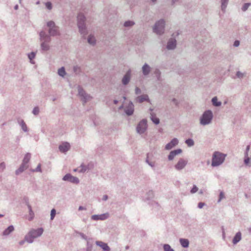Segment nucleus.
Here are the masks:
<instances>
[{"label":"nucleus","instance_id":"57","mask_svg":"<svg viewBox=\"0 0 251 251\" xmlns=\"http://www.w3.org/2000/svg\"><path fill=\"white\" fill-rule=\"evenodd\" d=\"M250 146L249 145L247 146L246 147V151L245 152V156H248V152L250 150Z\"/></svg>","mask_w":251,"mask_h":251},{"label":"nucleus","instance_id":"23","mask_svg":"<svg viewBox=\"0 0 251 251\" xmlns=\"http://www.w3.org/2000/svg\"><path fill=\"white\" fill-rule=\"evenodd\" d=\"M14 230V226L12 225L10 226L3 231L2 235L7 236L9 235L11 232H12Z\"/></svg>","mask_w":251,"mask_h":251},{"label":"nucleus","instance_id":"13","mask_svg":"<svg viewBox=\"0 0 251 251\" xmlns=\"http://www.w3.org/2000/svg\"><path fill=\"white\" fill-rule=\"evenodd\" d=\"M134 111V104L132 101H129L127 106L125 109V112L127 116H131L133 114Z\"/></svg>","mask_w":251,"mask_h":251},{"label":"nucleus","instance_id":"8","mask_svg":"<svg viewBox=\"0 0 251 251\" xmlns=\"http://www.w3.org/2000/svg\"><path fill=\"white\" fill-rule=\"evenodd\" d=\"M148 125L146 119L142 120L136 126V131L140 134H143L147 129Z\"/></svg>","mask_w":251,"mask_h":251},{"label":"nucleus","instance_id":"11","mask_svg":"<svg viewBox=\"0 0 251 251\" xmlns=\"http://www.w3.org/2000/svg\"><path fill=\"white\" fill-rule=\"evenodd\" d=\"M187 164V161L183 158L179 159L177 163L175 165V168L176 170L180 171L185 168Z\"/></svg>","mask_w":251,"mask_h":251},{"label":"nucleus","instance_id":"3","mask_svg":"<svg viewBox=\"0 0 251 251\" xmlns=\"http://www.w3.org/2000/svg\"><path fill=\"white\" fill-rule=\"evenodd\" d=\"M226 154L219 151H215L212 155L211 166L217 167L221 165L225 160Z\"/></svg>","mask_w":251,"mask_h":251},{"label":"nucleus","instance_id":"49","mask_svg":"<svg viewBox=\"0 0 251 251\" xmlns=\"http://www.w3.org/2000/svg\"><path fill=\"white\" fill-rule=\"evenodd\" d=\"M175 157V155L173 153L172 151H171L168 155V158L169 160L171 161L174 159Z\"/></svg>","mask_w":251,"mask_h":251},{"label":"nucleus","instance_id":"9","mask_svg":"<svg viewBox=\"0 0 251 251\" xmlns=\"http://www.w3.org/2000/svg\"><path fill=\"white\" fill-rule=\"evenodd\" d=\"M62 179L75 184H77L79 182V180L77 177L74 176L70 174H67L65 175Z\"/></svg>","mask_w":251,"mask_h":251},{"label":"nucleus","instance_id":"63","mask_svg":"<svg viewBox=\"0 0 251 251\" xmlns=\"http://www.w3.org/2000/svg\"><path fill=\"white\" fill-rule=\"evenodd\" d=\"M26 204L28 207V210L29 211H30V210H32V208H31V206L29 204V202L28 201H27L26 202Z\"/></svg>","mask_w":251,"mask_h":251},{"label":"nucleus","instance_id":"32","mask_svg":"<svg viewBox=\"0 0 251 251\" xmlns=\"http://www.w3.org/2000/svg\"><path fill=\"white\" fill-rule=\"evenodd\" d=\"M87 41L89 44L94 45L96 43V40L94 36L90 35L88 37Z\"/></svg>","mask_w":251,"mask_h":251},{"label":"nucleus","instance_id":"1","mask_svg":"<svg viewBox=\"0 0 251 251\" xmlns=\"http://www.w3.org/2000/svg\"><path fill=\"white\" fill-rule=\"evenodd\" d=\"M44 231L42 227H40L37 229H31L25 235V240L26 242L31 244L34 242V240L41 236Z\"/></svg>","mask_w":251,"mask_h":251},{"label":"nucleus","instance_id":"40","mask_svg":"<svg viewBox=\"0 0 251 251\" xmlns=\"http://www.w3.org/2000/svg\"><path fill=\"white\" fill-rule=\"evenodd\" d=\"M36 53L34 52H31L30 53L28 54V57L29 59L30 60V61L31 63H33V62H32V59H33L35 57Z\"/></svg>","mask_w":251,"mask_h":251},{"label":"nucleus","instance_id":"25","mask_svg":"<svg viewBox=\"0 0 251 251\" xmlns=\"http://www.w3.org/2000/svg\"><path fill=\"white\" fill-rule=\"evenodd\" d=\"M241 239V233L240 232H237L232 240V243L233 244H236Z\"/></svg>","mask_w":251,"mask_h":251},{"label":"nucleus","instance_id":"34","mask_svg":"<svg viewBox=\"0 0 251 251\" xmlns=\"http://www.w3.org/2000/svg\"><path fill=\"white\" fill-rule=\"evenodd\" d=\"M151 120L152 121V122L155 124V125H158L159 124L160 120L159 118H157L155 116L153 115L152 114H151Z\"/></svg>","mask_w":251,"mask_h":251},{"label":"nucleus","instance_id":"21","mask_svg":"<svg viewBox=\"0 0 251 251\" xmlns=\"http://www.w3.org/2000/svg\"><path fill=\"white\" fill-rule=\"evenodd\" d=\"M86 251H92L93 247V242L92 238H89L86 240Z\"/></svg>","mask_w":251,"mask_h":251},{"label":"nucleus","instance_id":"20","mask_svg":"<svg viewBox=\"0 0 251 251\" xmlns=\"http://www.w3.org/2000/svg\"><path fill=\"white\" fill-rule=\"evenodd\" d=\"M70 148V144L67 142L64 143L59 146V149L60 151L63 153H65L68 151H69Z\"/></svg>","mask_w":251,"mask_h":251},{"label":"nucleus","instance_id":"47","mask_svg":"<svg viewBox=\"0 0 251 251\" xmlns=\"http://www.w3.org/2000/svg\"><path fill=\"white\" fill-rule=\"evenodd\" d=\"M198 191V188L197 187L196 185H194L193 188L190 191L191 193L194 194L196 193Z\"/></svg>","mask_w":251,"mask_h":251},{"label":"nucleus","instance_id":"18","mask_svg":"<svg viewBox=\"0 0 251 251\" xmlns=\"http://www.w3.org/2000/svg\"><path fill=\"white\" fill-rule=\"evenodd\" d=\"M135 100L137 102L142 103L144 101L148 102L150 101V100L148 96L146 94H144L137 97L135 98Z\"/></svg>","mask_w":251,"mask_h":251},{"label":"nucleus","instance_id":"29","mask_svg":"<svg viewBox=\"0 0 251 251\" xmlns=\"http://www.w3.org/2000/svg\"><path fill=\"white\" fill-rule=\"evenodd\" d=\"M49 42H42L41 44V48L42 50L44 51H47L50 49V46L48 44Z\"/></svg>","mask_w":251,"mask_h":251},{"label":"nucleus","instance_id":"44","mask_svg":"<svg viewBox=\"0 0 251 251\" xmlns=\"http://www.w3.org/2000/svg\"><path fill=\"white\" fill-rule=\"evenodd\" d=\"M171 151L173 152V153L176 156V155H178V154L181 153L182 152V151L181 149H177V150H175L172 151Z\"/></svg>","mask_w":251,"mask_h":251},{"label":"nucleus","instance_id":"59","mask_svg":"<svg viewBox=\"0 0 251 251\" xmlns=\"http://www.w3.org/2000/svg\"><path fill=\"white\" fill-rule=\"evenodd\" d=\"M240 45V41L239 40H235L233 43V46L237 47Z\"/></svg>","mask_w":251,"mask_h":251},{"label":"nucleus","instance_id":"61","mask_svg":"<svg viewBox=\"0 0 251 251\" xmlns=\"http://www.w3.org/2000/svg\"><path fill=\"white\" fill-rule=\"evenodd\" d=\"M25 242H26V240H25V238H24V239L23 240L20 241L19 242V245L22 246V245H23Z\"/></svg>","mask_w":251,"mask_h":251},{"label":"nucleus","instance_id":"60","mask_svg":"<svg viewBox=\"0 0 251 251\" xmlns=\"http://www.w3.org/2000/svg\"><path fill=\"white\" fill-rule=\"evenodd\" d=\"M204 205L205 203L204 202H200L198 203V206L199 208H202Z\"/></svg>","mask_w":251,"mask_h":251},{"label":"nucleus","instance_id":"17","mask_svg":"<svg viewBox=\"0 0 251 251\" xmlns=\"http://www.w3.org/2000/svg\"><path fill=\"white\" fill-rule=\"evenodd\" d=\"M131 77V71L130 70H128L126 74L124 75L122 80V82L123 85H127L130 80Z\"/></svg>","mask_w":251,"mask_h":251},{"label":"nucleus","instance_id":"36","mask_svg":"<svg viewBox=\"0 0 251 251\" xmlns=\"http://www.w3.org/2000/svg\"><path fill=\"white\" fill-rule=\"evenodd\" d=\"M244 162L246 166H251V160L248 156H245Z\"/></svg>","mask_w":251,"mask_h":251},{"label":"nucleus","instance_id":"55","mask_svg":"<svg viewBox=\"0 0 251 251\" xmlns=\"http://www.w3.org/2000/svg\"><path fill=\"white\" fill-rule=\"evenodd\" d=\"M224 194L223 192H221L219 195V199L218 201V202H220L224 198Z\"/></svg>","mask_w":251,"mask_h":251},{"label":"nucleus","instance_id":"41","mask_svg":"<svg viewBox=\"0 0 251 251\" xmlns=\"http://www.w3.org/2000/svg\"><path fill=\"white\" fill-rule=\"evenodd\" d=\"M251 5V3H245L243 5L241 9L243 11H246L249 8V7Z\"/></svg>","mask_w":251,"mask_h":251},{"label":"nucleus","instance_id":"48","mask_svg":"<svg viewBox=\"0 0 251 251\" xmlns=\"http://www.w3.org/2000/svg\"><path fill=\"white\" fill-rule=\"evenodd\" d=\"M41 164H39L35 169H34L32 170L33 172H41Z\"/></svg>","mask_w":251,"mask_h":251},{"label":"nucleus","instance_id":"56","mask_svg":"<svg viewBox=\"0 0 251 251\" xmlns=\"http://www.w3.org/2000/svg\"><path fill=\"white\" fill-rule=\"evenodd\" d=\"M236 76L239 78H242L244 74L240 71H238L236 73Z\"/></svg>","mask_w":251,"mask_h":251},{"label":"nucleus","instance_id":"33","mask_svg":"<svg viewBox=\"0 0 251 251\" xmlns=\"http://www.w3.org/2000/svg\"><path fill=\"white\" fill-rule=\"evenodd\" d=\"M58 74L62 77H64L66 75V73L64 67H62L58 70Z\"/></svg>","mask_w":251,"mask_h":251},{"label":"nucleus","instance_id":"43","mask_svg":"<svg viewBox=\"0 0 251 251\" xmlns=\"http://www.w3.org/2000/svg\"><path fill=\"white\" fill-rule=\"evenodd\" d=\"M56 215V210L54 208L51 209L50 211V220H53Z\"/></svg>","mask_w":251,"mask_h":251},{"label":"nucleus","instance_id":"15","mask_svg":"<svg viewBox=\"0 0 251 251\" xmlns=\"http://www.w3.org/2000/svg\"><path fill=\"white\" fill-rule=\"evenodd\" d=\"M176 41L174 38H170L168 41L167 49L168 50H174L176 48Z\"/></svg>","mask_w":251,"mask_h":251},{"label":"nucleus","instance_id":"64","mask_svg":"<svg viewBox=\"0 0 251 251\" xmlns=\"http://www.w3.org/2000/svg\"><path fill=\"white\" fill-rule=\"evenodd\" d=\"M108 198V196L107 195H104L103 196L102 200L104 201H106L107 200Z\"/></svg>","mask_w":251,"mask_h":251},{"label":"nucleus","instance_id":"19","mask_svg":"<svg viewBox=\"0 0 251 251\" xmlns=\"http://www.w3.org/2000/svg\"><path fill=\"white\" fill-rule=\"evenodd\" d=\"M151 67L147 63H145L142 67L143 75L145 76L149 75L151 71Z\"/></svg>","mask_w":251,"mask_h":251},{"label":"nucleus","instance_id":"38","mask_svg":"<svg viewBox=\"0 0 251 251\" xmlns=\"http://www.w3.org/2000/svg\"><path fill=\"white\" fill-rule=\"evenodd\" d=\"M185 143L188 147H192L194 145V141L192 139L189 138L185 141Z\"/></svg>","mask_w":251,"mask_h":251},{"label":"nucleus","instance_id":"12","mask_svg":"<svg viewBox=\"0 0 251 251\" xmlns=\"http://www.w3.org/2000/svg\"><path fill=\"white\" fill-rule=\"evenodd\" d=\"M39 36L41 42H50L51 41L50 34H47L44 31H41L39 33Z\"/></svg>","mask_w":251,"mask_h":251},{"label":"nucleus","instance_id":"37","mask_svg":"<svg viewBox=\"0 0 251 251\" xmlns=\"http://www.w3.org/2000/svg\"><path fill=\"white\" fill-rule=\"evenodd\" d=\"M163 250L164 251H175L170 245L167 244L163 245Z\"/></svg>","mask_w":251,"mask_h":251},{"label":"nucleus","instance_id":"7","mask_svg":"<svg viewBox=\"0 0 251 251\" xmlns=\"http://www.w3.org/2000/svg\"><path fill=\"white\" fill-rule=\"evenodd\" d=\"M78 92L79 96L81 97V100L82 101L83 105L92 98V97L90 95L87 94L80 86L78 87Z\"/></svg>","mask_w":251,"mask_h":251},{"label":"nucleus","instance_id":"14","mask_svg":"<svg viewBox=\"0 0 251 251\" xmlns=\"http://www.w3.org/2000/svg\"><path fill=\"white\" fill-rule=\"evenodd\" d=\"M178 143V139L176 138H174L169 143L166 145L165 149L166 150H170L176 146Z\"/></svg>","mask_w":251,"mask_h":251},{"label":"nucleus","instance_id":"28","mask_svg":"<svg viewBox=\"0 0 251 251\" xmlns=\"http://www.w3.org/2000/svg\"><path fill=\"white\" fill-rule=\"evenodd\" d=\"M31 158V154L29 153H27L25 155V157L23 160V162L25 165H27Z\"/></svg>","mask_w":251,"mask_h":251},{"label":"nucleus","instance_id":"62","mask_svg":"<svg viewBox=\"0 0 251 251\" xmlns=\"http://www.w3.org/2000/svg\"><path fill=\"white\" fill-rule=\"evenodd\" d=\"M155 74L156 75V76L158 77V79H159V77L160 75V72L159 70L156 69L155 71Z\"/></svg>","mask_w":251,"mask_h":251},{"label":"nucleus","instance_id":"5","mask_svg":"<svg viewBox=\"0 0 251 251\" xmlns=\"http://www.w3.org/2000/svg\"><path fill=\"white\" fill-rule=\"evenodd\" d=\"M166 21L163 19L157 21L152 27L153 32L157 35L163 34L165 31Z\"/></svg>","mask_w":251,"mask_h":251},{"label":"nucleus","instance_id":"4","mask_svg":"<svg viewBox=\"0 0 251 251\" xmlns=\"http://www.w3.org/2000/svg\"><path fill=\"white\" fill-rule=\"evenodd\" d=\"M213 118V114L211 110L205 111L200 119V123L202 126H206L211 124Z\"/></svg>","mask_w":251,"mask_h":251},{"label":"nucleus","instance_id":"26","mask_svg":"<svg viewBox=\"0 0 251 251\" xmlns=\"http://www.w3.org/2000/svg\"><path fill=\"white\" fill-rule=\"evenodd\" d=\"M18 123L21 126L24 131H25V132L27 131V130H28L27 127L23 120H19Z\"/></svg>","mask_w":251,"mask_h":251},{"label":"nucleus","instance_id":"58","mask_svg":"<svg viewBox=\"0 0 251 251\" xmlns=\"http://www.w3.org/2000/svg\"><path fill=\"white\" fill-rule=\"evenodd\" d=\"M172 101L176 106L178 105L179 102L176 99H175V98L173 99Z\"/></svg>","mask_w":251,"mask_h":251},{"label":"nucleus","instance_id":"51","mask_svg":"<svg viewBox=\"0 0 251 251\" xmlns=\"http://www.w3.org/2000/svg\"><path fill=\"white\" fill-rule=\"evenodd\" d=\"M73 71L74 72L77 74L78 73L79 71H80V67L78 66H75L74 67H73Z\"/></svg>","mask_w":251,"mask_h":251},{"label":"nucleus","instance_id":"22","mask_svg":"<svg viewBox=\"0 0 251 251\" xmlns=\"http://www.w3.org/2000/svg\"><path fill=\"white\" fill-rule=\"evenodd\" d=\"M28 167V166L27 165H25L22 163L19 169L15 171L16 175H19L21 173H23L25 170L27 169Z\"/></svg>","mask_w":251,"mask_h":251},{"label":"nucleus","instance_id":"2","mask_svg":"<svg viewBox=\"0 0 251 251\" xmlns=\"http://www.w3.org/2000/svg\"><path fill=\"white\" fill-rule=\"evenodd\" d=\"M77 26L79 29V32L83 36L87 34V29L86 26V18L84 15L82 13L78 14L77 17Z\"/></svg>","mask_w":251,"mask_h":251},{"label":"nucleus","instance_id":"30","mask_svg":"<svg viewBox=\"0 0 251 251\" xmlns=\"http://www.w3.org/2000/svg\"><path fill=\"white\" fill-rule=\"evenodd\" d=\"M74 234H75V236L76 235H79L81 238L82 239H84L85 240V241L88 239L89 238L85 235L82 232H79L77 230H75L74 231Z\"/></svg>","mask_w":251,"mask_h":251},{"label":"nucleus","instance_id":"52","mask_svg":"<svg viewBox=\"0 0 251 251\" xmlns=\"http://www.w3.org/2000/svg\"><path fill=\"white\" fill-rule=\"evenodd\" d=\"M47 9L50 10L52 8V4L50 2H47L45 3Z\"/></svg>","mask_w":251,"mask_h":251},{"label":"nucleus","instance_id":"31","mask_svg":"<svg viewBox=\"0 0 251 251\" xmlns=\"http://www.w3.org/2000/svg\"><path fill=\"white\" fill-rule=\"evenodd\" d=\"M211 101H212V104L215 106H217V107L220 106L222 104V102L221 101H219L218 100V99L216 97L213 98Z\"/></svg>","mask_w":251,"mask_h":251},{"label":"nucleus","instance_id":"53","mask_svg":"<svg viewBox=\"0 0 251 251\" xmlns=\"http://www.w3.org/2000/svg\"><path fill=\"white\" fill-rule=\"evenodd\" d=\"M141 90L138 87H136L135 89V93L136 95H139L141 94Z\"/></svg>","mask_w":251,"mask_h":251},{"label":"nucleus","instance_id":"10","mask_svg":"<svg viewBox=\"0 0 251 251\" xmlns=\"http://www.w3.org/2000/svg\"><path fill=\"white\" fill-rule=\"evenodd\" d=\"M109 217V214L108 212L100 215H93L91 216V219L94 221H103Z\"/></svg>","mask_w":251,"mask_h":251},{"label":"nucleus","instance_id":"6","mask_svg":"<svg viewBox=\"0 0 251 251\" xmlns=\"http://www.w3.org/2000/svg\"><path fill=\"white\" fill-rule=\"evenodd\" d=\"M47 26L49 27V33L51 36H56L60 35V33L59 30V27L56 25L53 21H50L47 23Z\"/></svg>","mask_w":251,"mask_h":251},{"label":"nucleus","instance_id":"45","mask_svg":"<svg viewBox=\"0 0 251 251\" xmlns=\"http://www.w3.org/2000/svg\"><path fill=\"white\" fill-rule=\"evenodd\" d=\"M80 168H81L80 170V172L81 173H84L88 169V167L83 164H81Z\"/></svg>","mask_w":251,"mask_h":251},{"label":"nucleus","instance_id":"54","mask_svg":"<svg viewBox=\"0 0 251 251\" xmlns=\"http://www.w3.org/2000/svg\"><path fill=\"white\" fill-rule=\"evenodd\" d=\"M29 215L30 216V217L29 218V220L31 221L33 219V218L34 217V212L32 211V210L29 211Z\"/></svg>","mask_w":251,"mask_h":251},{"label":"nucleus","instance_id":"46","mask_svg":"<svg viewBox=\"0 0 251 251\" xmlns=\"http://www.w3.org/2000/svg\"><path fill=\"white\" fill-rule=\"evenodd\" d=\"M32 113L34 115H37L39 113V108L38 107H35L33 110H32Z\"/></svg>","mask_w":251,"mask_h":251},{"label":"nucleus","instance_id":"27","mask_svg":"<svg viewBox=\"0 0 251 251\" xmlns=\"http://www.w3.org/2000/svg\"><path fill=\"white\" fill-rule=\"evenodd\" d=\"M229 0H221V10L224 13L227 7Z\"/></svg>","mask_w":251,"mask_h":251},{"label":"nucleus","instance_id":"42","mask_svg":"<svg viewBox=\"0 0 251 251\" xmlns=\"http://www.w3.org/2000/svg\"><path fill=\"white\" fill-rule=\"evenodd\" d=\"M146 162L151 167L153 168L154 167V163L151 162L149 160V154H147V158L146 159Z\"/></svg>","mask_w":251,"mask_h":251},{"label":"nucleus","instance_id":"39","mask_svg":"<svg viewBox=\"0 0 251 251\" xmlns=\"http://www.w3.org/2000/svg\"><path fill=\"white\" fill-rule=\"evenodd\" d=\"M135 23L132 21H127L125 22L124 26L125 27H131L134 25Z\"/></svg>","mask_w":251,"mask_h":251},{"label":"nucleus","instance_id":"50","mask_svg":"<svg viewBox=\"0 0 251 251\" xmlns=\"http://www.w3.org/2000/svg\"><path fill=\"white\" fill-rule=\"evenodd\" d=\"M5 168V164L4 162H1L0 164V172H2Z\"/></svg>","mask_w":251,"mask_h":251},{"label":"nucleus","instance_id":"35","mask_svg":"<svg viewBox=\"0 0 251 251\" xmlns=\"http://www.w3.org/2000/svg\"><path fill=\"white\" fill-rule=\"evenodd\" d=\"M147 197L146 198V200H149L154 197L153 192L151 190L148 191L146 194Z\"/></svg>","mask_w":251,"mask_h":251},{"label":"nucleus","instance_id":"16","mask_svg":"<svg viewBox=\"0 0 251 251\" xmlns=\"http://www.w3.org/2000/svg\"><path fill=\"white\" fill-rule=\"evenodd\" d=\"M96 244L103 249V251H110L111 250L110 248L108 246L107 244L102 241H97Z\"/></svg>","mask_w":251,"mask_h":251},{"label":"nucleus","instance_id":"24","mask_svg":"<svg viewBox=\"0 0 251 251\" xmlns=\"http://www.w3.org/2000/svg\"><path fill=\"white\" fill-rule=\"evenodd\" d=\"M179 243L181 246L184 248H188L189 245V241L187 239L180 238L179 239Z\"/></svg>","mask_w":251,"mask_h":251}]
</instances>
